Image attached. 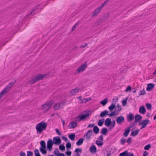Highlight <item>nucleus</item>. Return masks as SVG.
I'll list each match as a JSON object with an SVG mask.
<instances>
[{"label":"nucleus","instance_id":"obj_1","mask_svg":"<svg viewBox=\"0 0 156 156\" xmlns=\"http://www.w3.org/2000/svg\"><path fill=\"white\" fill-rule=\"evenodd\" d=\"M91 113L92 112L89 110L84 111L81 114L75 117V121H80L81 120H83L87 117L90 115Z\"/></svg>","mask_w":156,"mask_h":156},{"label":"nucleus","instance_id":"obj_2","mask_svg":"<svg viewBox=\"0 0 156 156\" xmlns=\"http://www.w3.org/2000/svg\"><path fill=\"white\" fill-rule=\"evenodd\" d=\"M16 80H15L14 81H12L10 82L5 87L0 93V99L2 98V96L5 93H7L10 90L11 87L14 86L16 83Z\"/></svg>","mask_w":156,"mask_h":156},{"label":"nucleus","instance_id":"obj_3","mask_svg":"<svg viewBox=\"0 0 156 156\" xmlns=\"http://www.w3.org/2000/svg\"><path fill=\"white\" fill-rule=\"evenodd\" d=\"M46 76L45 74H38L32 78L29 81V83L33 84L39 80H42Z\"/></svg>","mask_w":156,"mask_h":156},{"label":"nucleus","instance_id":"obj_4","mask_svg":"<svg viewBox=\"0 0 156 156\" xmlns=\"http://www.w3.org/2000/svg\"><path fill=\"white\" fill-rule=\"evenodd\" d=\"M47 126V123L41 122L38 124L36 126L37 132L41 133L43 130H45Z\"/></svg>","mask_w":156,"mask_h":156},{"label":"nucleus","instance_id":"obj_5","mask_svg":"<svg viewBox=\"0 0 156 156\" xmlns=\"http://www.w3.org/2000/svg\"><path fill=\"white\" fill-rule=\"evenodd\" d=\"M53 103L52 101H50L43 104L41 106V109L44 112H46L49 110L51 106Z\"/></svg>","mask_w":156,"mask_h":156},{"label":"nucleus","instance_id":"obj_6","mask_svg":"<svg viewBox=\"0 0 156 156\" xmlns=\"http://www.w3.org/2000/svg\"><path fill=\"white\" fill-rule=\"evenodd\" d=\"M87 66V62H85L82 64L79 67L77 70L78 73H80L83 72Z\"/></svg>","mask_w":156,"mask_h":156},{"label":"nucleus","instance_id":"obj_7","mask_svg":"<svg viewBox=\"0 0 156 156\" xmlns=\"http://www.w3.org/2000/svg\"><path fill=\"white\" fill-rule=\"evenodd\" d=\"M54 144L52 140L51 139H49L47 142V149L49 151H51L52 149V146Z\"/></svg>","mask_w":156,"mask_h":156},{"label":"nucleus","instance_id":"obj_8","mask_svg":"<svg viewBox=\"0 0 156 156\" xmlns=\"http://www.w3.org/2000/svg\"><path fill=\"white\" fill-rule=\"evenodd\" d=\"M92 134V130H89L85 133L84 135V136L86 137L87 140H89Z\"/></svg>","mask_w":156,"mask_h":156},{"label":"nucleus","instance_id":"obj_9","mask_svg":"<svg viewBox=\"0 0 156 156\" xmlns=\"http://www.w3.org/2000/svg\"><path fill=\"white\" fill-rule=\"evenodd\" d=\"M53 143L56 145H58L61 143V140L60 138L58 136H56L53 138Z\"/></svg>","mask_w":156,"mask_h":156},{"label":"nucleus","instance_id":"obj_10","mask_svg":"<svg viewBox=\"0 0 156 156\" xmlns=\"http://www.w3.org/2000/svg\"><path fill=\"white\" fill-rule=\"evenodd\" d=\"M117 123L119 125L121 124L122 123L125 121V119L123 116H120L118 117L116 120Z\"/></svg>","mask_w":156,"mask_h":156},{"label":"nucleus","instance_id":"obj_11","mask_svg":"<svg viewBox=\"0 0 156 156\" xmlns=\"http://www.w3.org/2000/svg\"><path fill=\"white\" fill-rule=\"evenodd\" d=\"M134 115L132 113H129L127 115V121L129 122H131L134 120Z\"/></svg>","mask_w":156,"mask_h":156},{"label":"nucleus","instance_id":"obj_12","mask_svg":"<svg viewBox=\"0 0 156 156\" xmlns=\"http://www.w3.org/2000/svg\"><path fill=\"white\" fill-rule=\"evenodd\" d=\"M79 90V88L78 87H76L75 88L72 90L70 91V94L72 96L74 95L78 92Z\"/></svg>","mask_w":156,"mask_h":156},{"label":"nucleus","instance_id":"obj_13","mask_svg":"<svg viewBox=\"0 0 156 156\" xmlns=\"http://www.w3.org/2000/svg\"><path fill=\"white\" fill-rule=\"evenodd\" d=\"M54 154L56 156H65V154L63 153H60L57 148L55 149L54 151Z\"/></svg>","mask_w":156,"mask_h":156},{"label":"nucleus","instance_id":"obj_14","mask_svg":"<svg viewBox=\"0 0 156 156\" xmlns=\"http://www.w3.org/2000/svg\"><path fill=\"white\" fill-rule=\"evenodd\" d=\"M112 123L111 119L109 118H107L105 120V124L107 126H110Z\"/></svg>","mask_w":156,"mask_h":156},{"label":"nucleus","instance_id":"obj_15","mask_svg":"<svg viewBox=\"0 0 156 156\" xmlns=\"http://www.w3.org/2000/svg\"><path fill=\"white\" fill-rule=\"evenodd\" d=\"M75 152L76 156H80V154L82 153V150L80 148H76L75 150Z\"/></svg>","mask_w":156,"mask_h":156},{"label":"nucleus","instance_id":"obj_16","mask_svg":"<svg viewBox=\"0 0 156 156\" xmlns=\"http://www.w3.org/2000/svg\"><path fill=\"white\" fill-rule=\"evenodd\" d=\"M142 117L140 115L138 114H136L135 116V122H139L141 119Z\"/></svg>","mask_w":156,"mask_h":156},{"label":"nucleus","instance_id":"obj_17","mask_svg":"<svg viewBox=\"0 0 156 156\" xmlns=\"http://www.w3.org/2000/svg\"><path fill=\"white\" fill-rule=\"evenodd\" d=\"M112 154V151L111 150L109 149H107L104 152V156H110Z\"/></svg>","mask_w":156,"mask_h":156},{"label":"nucleus","instance_id":"obj_18","mask_svg":"<svg viewBox=\"0 0 156 156\" xmlns=\"http://www.w3.org/2000/svg\"><path fill=\"white\" fill-rule=\"evenodd\" d=\"M146 109L144 106H142L140 107L139 109V112L140 113L144 114L146 112Z\"/></svg>","mask_w":156,"mask_h":156},{"label":"nucleus","instance_id":"obj_19","mask_svg":"<svg viewBox=\"0 0 156 156\" xmlns=\"http://www.w3.org/2000/svg\"><path fill=\"white\" fill-rule=\"evenodd\" d=\"M154 85L153 83H150L148 84L147 87V90L148 91H150L154 87Z\"/></svg>","mask_w":156,"mask_h":156},{"label":"nucleus","instance_id":"obj_20","mask_svg":"<svg viewBox=\"0 0 156 156\" xmlns=\"http://www.w3.org/2000/svg\"><path fill=\"white\" fill-rule=\"evenodd\" d=\"M139 131V130L137 129L136 130H134L131 133V135L133 136H135L138 134Z\"/></svg>","mask_w":156,"mask_h":156},{"label":"nucleus","instance_id":"obj_21","mask_svg":"<svg viewBox=\"0 0 156 156\" xmlns=\"http://www.w3.org/2000/svg\"><path fill=\"white\" fill-rule=\"evenodd\" d=\"M89 150L92 153H95L97 151L96 147L94 145H92L90 147Z\"/></svg>","mask_w":156,"mask_h":156},{"label":"nucleus","instance_id":"obj_22","mask_svg":"<svg viewBox=\"0 0 156 156\" xmlns=\"http://www.w3.org/2000/svg\"><path fill=\"white\" fill-rule=\"evenodd\" d=\"M77 125L76 122H72L69 124V128L70 129L74 128L76 127Z\"/></svg>","mask_w":156,"mask_h":156},{"label":"nucleus","instance_id":"obj_23","mask_svg":"<svg viewBox=\"0 0 156 156\" xmlns=\"http://www.w3.org/2000/svg\"><path fill=\"white\" fill-rule=\"evenodd\" d=\"M108 111L107 110H105L101 113L100 115V117H104L106 115H108Z\"/></svg>","mask_w":156,"mask_h":156},{"label":"nucleus","instance_id":"obj_24","mask_svg":"<svg viewBox=\"0 0 156 156\" xmlns=\"http://www.w3.org/2000/svg\"><path fill=\"white\" fill-rule=\"evenodd\" d=\"M101 9L99 7L97 8L94 11L93 14L92 15V16H94L97 15L100 12Z\"/></svg>","mask_w":156,"mask_h":156},{"label":"nucleus","instance_id":"obj_25","mask_svg":"<svg viewBox=\"0 0 156 156\" xmlns=\"http://www.w3.org/2000/svg\"><path fill=\"white\" fill-rule=\"evenodd\" d=\"M149 120L148 119H145V120L142 121L141 122L139 123V125H141L142 124H144L147 126V124H149Z\"/></svg>","mask_w":156,"mask_h":156},{"label":"nucleus","instance_id":"obj_26","mask_svg":"<svg viewBox=\"0 0 156 156\" xmlns=\"http://www.w3.org/2000/svg\"><path fill=\"white\" fill-rule=\"evenodd\" d=\"M122 110V108L120 105L119 104L117 105L116 108L115 109L116 112H117V114L119 112Z\"/></svg>","mask_w":156,"mask_h":156},{"label":"nucleus","instance_id":"obj_27","mask_svg":"<svg viewBox=\"0 0 156 156\" xmlns=\"http://www.w3.org/2000/svg\"><path fill=\"white\" fill-rule=\"evenodd\" d=\"M76 137L75 134L74 133H73L69 134L68 136V137L72 141H74Z\"/></svg>","mask_w":156,"mask_h":156},{"label":"nucleus","instance_id":"obj_28","mask_svg":"<svg viewBox=\"0 0 156 156\" xmlns=\"http://www.w3.org/2000/svg\"><path fill=\"white\" fill-rule=\"evenodd\" d=\"M60 107V104L59 103L55 104L53 108L55 110H58L59 109Z\"/></svg>","mask_w":156,"mask_h":156},{"label":"nucleus","instance_id":"obj_29","mask_svg":"<svg viewBox=\"0 0 156 156\" xmlns=\"http://www.w3.org/2000/svg\"><path fill=\"white\" fill-rule=\"evenodd\" d=\"M108 129L106 128H103L101 131V133L103 135H106L108 132Z\"/></svg>","mask_w":156,"mask_h":156},{"label":"nucleus","instance_id":"obj_30","mask_svg":"<svg viewBox=\"0 0 156 156\" xmlns=\"http://www.w3.org/2000/svg\"><path fill=\"white\" fill-rule=\"evenodd\" d=\"M83 139L81 138L76 142V144L77 146H80L82 144L83 142Z\"/></svg>","mask_w":156,"mask_h":156},{"label":"nucleus","instance_id":"obj_31","mask_svg":"<svg viewBox=\"0 0 156 156\" xmlns=\"http://www.w3.org/2000/svg\"><path fill=\"white\" fill-rule=\"evenodd\" d=\"M93 131L95 134H97L99 133V129L97 126H94L93 129Z\"/></svg>","mask_w":156,"mask_h":156},{"label":"nucleus","instance_id":"obj_32","mask_svg":"<svg viewBox=\"0 0 156 156\" xmlns=\"http://www.w3.org/2000/svg\"><path fill=\"white\" fill-rule=\"evenodd\" d=\"M108 102V98H106L103 100L101 101L100 102V103L103 106H105L106 105Z\"/></svg>","mask_w":156,"mask_h":156},{"label":"nucleus","instance_id":"obj_33","mask_svg":"<svg viewBox=\"0 0 156 156\" xmlns=\"http://www.w3.org/2000/svg\"><path fill=\"white\" fill-rule=\"evenodd\" d=\"M130 131V129L128 128L127 129H126L123 135H124L125 137H127L128 136Z\"/></svg>","mask_w":156,"mask_h":156},{"label":"nucleus","instance_id":"obj_34","mask_svg":"<svg viewBox=\"0 0 156 156\" xmlns=\"http://www.w3.org/2000/svg\"><path fill=\"white\" fill-rule=\"evenodd\" d=\"M40 151L43 154H46L47 153V150L46 147H40Z\"/></svg>","mask_w":156,"mask_h":156},{"label":"nucleus","instance_id":"obj_35","mask_svg":"<svg viewBox=\"0 0 156 156\" xmlns=\"http://www.w3.org/2000/svg\"><path fill=\"white\" fill-rule=\"evenodd\" d=\"M115 120H113L112 122V123L110 125V126L109 127L108 129L110 130H111L115 126Z\"/></svg>","mask_w":156,"mask_h":156},{"label":"nucleus","instance_id":"obj_36","mask_svg":"<svg viewBox=\"0 0 156 156\" xmlns=\"http://www.w3.org/2000/svg\"><path fill=\"white\" fill-rule=\"evenodd\" d=\"M115 108V105L114 104H112L108 107V109L110 111H112Z\"/></svg>","mask_w":156,"mask_h":156},{"label":"nucleus","instance_id":"obj_37","mask_svg":"<svg viewBox=\"0 0 156 156\" xmlns=\"http://www.w3.org/2000/svg\"><path fill=\"white\" fill-rule=\"evenodd\" d=\"M104 120L105 119H104L99 120L98 123V126H102Z\"/></svg>","mask_w":156,"mask_h":156},{"label":"nucleus","instance_id":"obj_38","mask_svg":"<svg viewBox=\"0 0 156 156\" xmlns=\"http://www.w3.org/2000/svg\"><path fill=\"white\" fill-rule=\"evenodd\" d=\"M128 154V151H127L120 153L119 154V156H127Z\"/></svg>","mask_w":156,"mask_h":156},{"label":"nucleus","instance_id":"obj_39","mask_svg":"<svg viewBox=\"0 0 156 156\" xmlns=\"http://www.w3.org/2000/svg\"><path fill=\"white\" fill-rule=\"evenodd\" d=\"M40 144L41 147H46V144L45 141L44 140L41 141L40 142Z\"/></svg>","mask_w":156,"mask_h":156},{"label":"nucleus","instance_id":"obj_40","mask_svg":"<svg viewBox=\"0 0 156 156\" xmlns=\"http://www.w3.org/2000/svg\"><path fill=\"white\" fill-rule=\"evenodd\" d=\"M59 149L62 151H64L65 150V147L64 145H61L59 146Z\"/></svg>","mask_w":156,"mask_h":156},{"label":"nucleus","instance_id":"obj_41","mask_svg":"<svg viewBox=\"0 0 156 156\" xmlns=\"http://www.w3.org/2000/svg\"><path fill=\"white\" fill-rule=\"evenodd\" d=\"M96 143L97 145L99 146H102L103 144V143L102 142L98 140L96 141Z\"/></svg>","mask_w":156,"mask_h":156},{"label":"nucleus","instance_id":"obj_42","mask_svg":"<svg viewBox=\"0 0 156 156\" xmlns=\"http://www.w3.org/2000/svg\"><path fill=\"white\" fill-rule=\"evenodd\" d=\"M127 98H126V99H124L122 100V106H125L126 105L127 103Z\"/></svg>","mask_w":156,"mask_h":156},{"label":"nucleus","instance_id":"obj_43","mask_svg":"<svg viewBox=\"0 0 156 156\" xmlns=\"http://www.w3.org/2000/svg\"><path fill=\"white\" fill-rule=\"evenodd\" d=\"M66 146L67 149H68L71 148L72 145L70 142H68L66 144Z\"/></svg>","mask_w":156,"mask_h":156},{"label":"nucleus","instance_id":"obj_44","mask_svg":"<svg viewBox=\"0 0 156 156\" xmlns=\"http://www.w3.org/2000/svg\"><path fill=\"white\" fill-rule=\"evenodd\" d=\"M151 147V145L150 144H148L147 145L145 146L144 149L146 150H148L149 148Z\"/></svg>","mask_w":156,"mask_h":156},{"label":"nucleus","instance_id":"obj_45","mask_svg":"<svg viewBox=\"0 0 156 156\" xmlns=\"http://www.w3.org/2000/svg\"><path fill=\"white\" fill-rule=\"evenodd\" d=\"M146 106L148 109H151L152 108V106L151 104L148 103L146 104Z\"/></svg>","mask_w":156,"mask_h":156},{"label":"nucleus","instance_id":"obj_46","mask_svg":"<svg viewBox=\"0 0 156 156\" xmlns=\"http://www.w3.org/2000/svg\"><path fill=\"white\" fill-rule=\"evenodd\" d=\"M136 122H135L134 121L133 123L129 125V126L128 127V128H129V129H130L132 127L135 126L136 125Z\"/></svg>","mask_w":156,"mask_h":156},{"label":"nucleus","instance_id":"obj_47","mask_svg":"<svg viewBox=\"0 0 156 156\" xmlns=\"http://www.w3.org/2000/svg\"><path fill=\"white\" fill-rule=\"evenodd\" d=\"M78 23H77L75 24L74 26H73L72 28V31H74L76 28V27L78 26Z\"/></svg>","mask_w":156,"mask_h":156},{"label":"nucleus","instance_id":"obj_48","mask_svg":"<svg viewBox=\"0 0 156 156\" xmlns=\"http://www.w3.org/2000/svg\"><path fill=\"white\" fill-rule=\"evenodd\" d=\"M121 144L122 145H123L126 142V140L123 138H122L121 140Z\"/></svg>","mask_w":156,"mask_h":156},{"label":"nucleus","instance_id":"obj_49","mask_svg":"<svg viewBox=\"0 0 156 156\" xmlns=\"http://www.w3.org/2000/svg\"><path fill=\"white\" fill-rule=\"evenodd\" d=\"M37 9V8L34 9H33V10L30 13V14L31 15H34V12L36 11Z\"/></svg>","mask_w":156,"mask_h":156},{"label":"nucleus","instance_id":"obj_50","mask_svg":"<svg viewBox=\"0 0 156 156\" xmlns=\"http://www.w3.org/2000/svg\"><path fill=\"white\" fill-rule=\"evenodd\" d=\"M33 155V153L30 151H28L27 152V156H32Z\"/></svg>","mask_w":156,"mask_h":156},{"label":"nucleus","instance_id":"obj_51","mask_svg":"<svg viewBox=\"0 0 156 156\" xmlns=\"http://www.w3.org/2000/svg\"><path fill=\"white\" fill-rule=\"evenodd\" d=\"M140 93L139 94V95L140 96L144 95L145 94V91L144 89L142 90H140Z\"/></svg>","mask_w":156,"mask_h":156},{"label":"nucleus","instance_id":"obj_52","mask_svg":"<svg viewBox=\"0 0 156 156\" xmlns=\"http://www.w3.org/2000/svg\"><path fill=\"white\" fill-rule=\"evenodd\" d=\"M115 111L112 112L110 114H108V115L110 116H112L115 115Z\"/></svg>","mask_w":156,"mask_h":156},{"label":"nucleus","instance_id":"obj_53","mask_svg":"<svg viewBox=\"0 0 156 156\" xmlns=\"http://www.w3.org/2000/svg\"><path fill=\"white\" fill-rule=\"evenodd\" d=\"M71 151H67L66 152V155L68 156H70L71 155Z\"/></svg>","mask_w":156,"mask_h":156},{"label":"nucleus","instance_id":"obj_54","mask_svg":"<svg viewBox=\"0 0 156 156\" xmlns=\"http://www.w3.org/2000/svg\"><path fill=\"white\" fill-rule=\"evenodd\" d=\"M34 154H35V155H38V154H39V151L37 149H36L35 150H34Z\"/></svg>","mask_w":156,"mask_h":156},{"label":"nucleus","instance_id":"obj_55","mask_svg":"<svg viewBox=\"0 0 156 156\" xmlns=\"http://www.w3.org/2000/svg\"><path fill=\"white\" fill-rule=\"evenodd\" d=\"M91 99V98H84L83 100H85V101H84V103H86L87 102H88Z\"/></svg>","mask_w":156,"mask_h":156},{"label":"nucleus","instance_id":"obj_56","mask_svg":"<svg viewBox=\"0 0 156 156\" xmlns=\"http://www.w3.org/2000/svg\"><path fill=\"white\" fill-rule=\"evenodd\" d=\"M98 140H100L101 141H103L104 139L103 136L102 135L100 136L98 138Z\"/></svg>","mask_w":156,"mask_h":156},{"label":"nucleus","instance_id":"obj_57","mask_svg":"<svg viewBox=\"0 0 156 156\" xmlns=\"http://www.w3.org/2000/svg\"><path fill=\"white\" fill-rule=\"evenodd\" d=\"M128 143V144H130L132 141V138L131 137H129L128 140L126 141Z\"/></svg>","mask_w":156,"mask_h":156},{"label":"nucleus","instance_id":"obj_58","mask_svg":"<svg viewBox=\"0 0 156 156\" xmlns=\"http://www.w3.org/2000/svg\"><path fill=\"white\" fill-rule=\"evenodd\" d=\"M87 43H85L84 45H81L80 46V47L81 48H85L86 46H87Z\"/></svg>","mask_w":156,"mask_h":156},{"label":"nucleus","instance_id":"obj_59","mask_svg":"<svg viewBox=\"0 0 156 156\" xmlns=\"http://www.w3.org/2000/svg\"><path fill=\"white\" fill-rule=\"evenodd\" d=\"M20 156H26L25 153L22 151L20 152Z\"/></svg>","mask_w":156,"mask_h":156},{"label":"nucleus","instance_id":"obj_60","mask_svg":"<svg viewBox=\"0 0 156 156\" xmlns=\"http://www.w3.org/2000/svg\"><path fill=\"white\" fill-rule=\"evenodd\" d=\"M94 123L93 124H89L88 126V127L90 128L94 126Z\"/></svg>","mask_w":156,"mask_h":156},{"label":"nucleus","instance_id":"obj_61","mask_svg":"<svg viewBox=\"0 0 156 156\" xmlns=\"http://www.w3.org/2000/svg\"><path fill=\"white\" fill-rule=\"evenodd\" d=\"M131 90V87L130 86H128L126 89V92L128 91L129 90Z\"/></svg>","mask_w":156,"mask_h":156},{"label":"nucleus","instance_id":"obj_62","mask_svg":"<svg viewBox=\"0 0 156 156\" xmlns=\"http://www.w3.org/2000/svg\"><path fill=\"white\" fill-rule=\"evenodd\" d=\"M127 156H134L133 154V153L128 152Z\"/></svg>","mask_w":156,"mask_h":156},{"label":"nucleus","instance_id":"obj_63","mask_svg":"<svg viewBox=\"0 0 156 156\" xmlns=\"http://www.w3.org/2000/svg\"><path fill=\"white\" fill-rule=\"evenodd\" d=\"M56 132L59 135H61L62 133H60L58 130L57 129H56L55 130Z\"/></svg>","mask_w":156,"mask_h":156},{"label":"nucleus","instance_id":"obj_64","mask_svg":"<svg viewBox=\"0 0 156 156\" xmlns=\"http://www.w3.org/2000/svg\"><path fill=\"white\" fill-rule=\"evenodd\" d=\"M147 155H148L147 152V151H145L144 152V153L143 154V156H147Z\"/></svg>","mask_w":156,"mask_h":156}]
</instances>
